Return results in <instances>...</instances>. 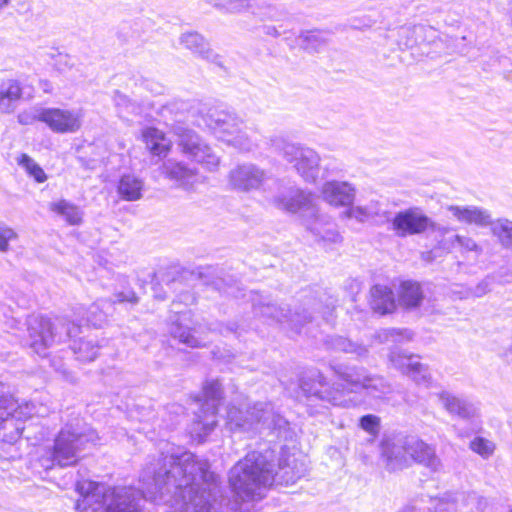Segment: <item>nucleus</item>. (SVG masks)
Returning <instances> with one entry per match:
<instances>
[{"label":"nucleus","mask_w":512,"mask_h":512,"mask_svg":"<svg viewBox=\"0 0 512 512\" xmlns=\"http://www.w3.org/2000/svg\"><path fill=\"white\" fill-rule=\"evenodd\" d=\"M144 181L133 173L121 176L117 185L119 196L126 201H137L142 197Z\"/></svg>","instance_id":"27"},{"label":"nucleus","mask_w":512,"mask_h":512,"mask_svg":"<svg viewBox=\"0 0 512 512\" xmlns=\"http://www.w3.org/2000/svg\"><path fill=\"white\" fill-rule=\"evenodd\" d=\"M413 44H414V42H413V41H410V40H407V41L404 43V45H405V46H407V47H408V46H412Z\"/></svg>","instance_id":"55"},{"label":"nucleus","mask_w":512,"mask_h":512,"mask_svg":"<svg viewBox=\"0 0 512 512\" xmlns=\"http://www.w3.org/2000/svg\"><path fill=\"white\" fill-rule=\"evenodd\" d=\"M188 319V313L180 314L177 322L173 323L170 328L171 335L175 339H178L179 342L192 348L205 345L202 339L195 336V334L198 333V329L196 327L190 328L185 324Z\"/></svg>","instance_id":"25"},{"label":"nucleus","mask_w":512,"mask_h":512,"mask_svg":"<svg viewBox=\"0 0 512 512\" xmlns=\"http://www.w3.org/2000/svg\"><path fill=\"white\" fill-rule=\"evenodd\" d=\"M17 237L15 231L7 226H0V251L4 252L9 247V242Z\"/></svg>","instance_id":"46"},{"label":"nucleus","mask_w":512,"mask_h":512,"mask_svg":"<svg viewBox=\"0 0 512 512\" xmlns=\"http://www.w3.org/2000/svg\"><path fill=\"white\" fill-rule=\"evenodd\" d=\"M142 139L147 149L155 156H166L172 146L171 141L165 134L153 127L143 129Z\"/></svg>","instance_id":"26"},{"label":"nucleus","mask_w":512,"mask_h":512,"mask_svg":"<svg viewBox=\"0 0 512 512\" xmlns=\"http://www.w3.org/2000/svg\"><path fill=\"white\" fill-rule=\"evenodd\" d=\"M422 31V27L414 26V27H402L400 29V33L402 35L416 34L417 32Z\"/></svg>","instance_id":"50"},{"label":"nucleus","mask_w":512,"mask_h":512,"mask_svg":"<svg viewBox=\"0 0 512 512\" xmlns=\"http://www.w3.org/2000/svg\"><path fill=\"white\" fill-rule=\"evenodd\" d=\"M443 225L434 223L419 207H411L395 214L392 229L396 235L406 237L421 234L431 229L435 240V228Z\"/></svg>","instance_id":"14"},{"label":"nucleus","mask_w":512,"mask_h":512,"mask_svg":"<svg viewBox=\"0 0 512 512\" xmlns=\"http://www.w3.org/2000/svg\"><path fill=\"white\" fill-rule=\"evenodd\" d=\"M269 145L293 165L298 175L306 182L314 183L320 173V155L312 148L290 142L283 135L269 139Z\"/></svg>","instance_id":"8"},{"label":"nucleus","mask_w":512,"mask_h":512,"mask_svg":"<svg viewBox=\"0 0 512 512\" xmlns=\"http://www.w3.org/2000/svg\"><path fill=\"white\" fill-rule=\"evenodd\" d=\"M314 194L296 187H290L274 198V204L279 209L292 214H298L307 230L325 242L337 243L341 235L333 229L325 228L328 218L320 215Z\"/></svg>","instance_id":"4"},{"label":"nucleus","mask_w":512,"mask_h":512,"mask_svg":"<svg viewBox=\"0 0 512 512\" xmlns=\"http://www.w3.org/2000/svg\"><path fill=\"white\" fill-rule=\"evenodd\" d=\"M383 455L391 470L402 469L408 466L410 461L421 464L433 472L439 471L442 467L435 447L415 436L399 439L392 444L386 442L383 446Z\"/></svg>","instance_id":"6"},{"label":"nucleus","mask_w":512,"mask_h":512,"mask_svg":"<svg viewBox=\"0 0 512 512\" xmlns=\"http://www.w3.org/2000/svg\"><path fill=\"white\" fill-rule=\"evenodd\" d=\"M22 96V88L19 81L6 79L0 84V113L10 114L14 112L18 101Z\"/></svg>","instance_id":"24"},{"label":"nucleus","mask_w":512,"mask_h":512,"mask_svg":"<svg viewBox=\"0 0 512 512\" xmlns=\"http://www.w3.org/2000/svg\"><path fill=\"white\" fill-rule=\"evenodd\" d=\"M162 171L167 178L186 189L192 187L199 180L196 169L189 168L184 163L173 159H168L163 163Z\"/></svg>","instance_id":"22"},{"label":"nucleus","mask_w":512,"mask_h":512,"mask_svg":"<svg viewBox=\"0 0 512 512\" xmlns=\"http://www.w3.org/2000/svg\"><path fill=\"white\" fill-rule=\"evenodd\" d=\"M266 33L269 35H273V36L278 35V32H277L276 28H274V27H267Z\"/></svg>","instance_id":"52"},{"label":"nucleus","mask_w":512,"mask_h":512,"mask_svg":"<svg viewBox=\"0 0 512 512\" xmlns=\"http://www.w3.org/2000/svg\"><path fill=\"white\" fill-rule=\"evenodd\" d=\"M335 373L343 382L337 386L327 388L325 377L318 373L314 384L301 383L302 390L308 396L340 407H357L364 403L362 393L374 399H381L392 392V386L383 377L370 375L363 368H349L339 366Z\"/></svg>","instance_id":"3"},{"label":"nucleus","mask_w":512,"mask_h":512,"mask_svg":"<svg viewBox=\"0 0 512 512\" xmlns=\"http://www.w3.org/2000/svg\"><path fill=\"white\" fill-rule=\"evenodd\" d=\"M446 210L452 218L462 224L479 227L491 224L490 213L478 206L449 205Z\"/></svg>","instance_id":"21"},{"label":"nucleus","mask_w":512,"mask_h":512,"mask_svg":"<svg viewBox=\"0 0 512 512\" xmlns=\"http://www.w3.org/2000/svg\"><path fill=\"white\" fill-rule=\"evenodd\" d=\"M177 145L181 152L192 161L201 164L209 171H216L220 165V157L194 131L177 126L174 129Z\"/></svg>","instance_id":"13"},{"label":"nucleus","mask_w":512,"mask_h":512,"mask_svg":"<svg viewBox=\"0 0 512 512\" xmlns=\"http://www.w3.org/2000/svg\"><path fill=\"white\" fill-rule=\"evenodd\" d=\"M428 509H434V512H456L457 507L454 501L448 499H431V506Z\"/></svg>","instance_id":"44"},{"label":"nucleus","mask_w":512,"mask_h":512,"mask_svg":"<svg viewBox=\"0 0 512 512\" xmlns=\"http://www.w3.org/2000/svg\"><path fill=\"white\" fill-rule=\"evenodd\" d=\"M214 7L229 13L250 11L260 20L272 18L273 9L270 6L259 5L256 0H208Z\"/></svg>","instance_id":"20"},{"label":"nucleus","mask_w":512,"mask_h":512,"mask_svg":"<svg viewBox=\"0 0 512 512\" xmlns=\"http://www.w3.org/2000/svg\"><path fill=\"white\" fill-rule=\"evenodd\" d=\"M17 163L36 182L43 183L47 180L44 170L27 154H21L17 159Z\"/></svg>","instance_id":"36"},{"label":"nucleus","mask_w":512,"mask_h":512,"mask_svg":"<svg viewBox=\"0 0 512 512\" xmlns=\"http://www.w3.org/2000/svg\"><path fill=\"white\" fill-rule=\"evenodd\" d=\"M140 482L143 490L112 487L83 480L77 483L82 499L79 512H140V503L149 499L170 506L169 512H217L220 486L209 464L188 451L169 447L156 464L150 463Z\"/></svg>","instance_id":"1"},{"label":"nucleus","mask_w":512,"mask_h":512,"mask_svg":"<svg viewBox=\"0 0 512 512\" xmlns=\"http://www.w3.org/2000/svg\"><path fill=\"white\" fill-rule=\"evenodd\" d=\"M434 250L423 253V259L432 261L439 251L444 253L457 252L465 261L473 263L481 256L482 247L471 237L460 235L451 227L442 226L435 228Z\"/></svg>","instance_id":"11"},{"label":"nucleus","mask_w":512,"mask_h":512,"mask_svg":"<svg viewBox=\"0 0 512 512\" xmlns=\"http://www.w3.org/2000/svg\"><path fill=\"white\" fill-rule=\"evenodd\" d=\"M392 365L409 376L418 385L429 387L431 375L428 368L419 362L418 357L400 351H392L389 356Z\"/></svg>","instance_id":"17"},{"label":"nucleus","mask_w":512,"mask_h":512,"mask_svg":"<svg viewBox=\"0 0 512 512\" xmlns=\"http://www.w3.org/2000/svg\"><path fill=\"white\" fill-rule=\"evenodd\" d=\"M49 207L52 212L63 217L70 225H78L82 221L83 213L80 208L67 200L61 199L52 202Z\"/></svg>","instance_id":"30"},{"label":"nucleus","mask_w":512,"mask_h":512,"mask_svg":"<svg viewBox=\"0 0 512 512\" xmlns=\"http://www.w3.org/2000/svg\"><path fill=\"white\" fill-rule=\"evenodd\" d=\"M36 414L31 402H19L12 395H0V437L4 442L15 443L22 435L24 423Z\"/></svg>","instance_id":"10"},{"label":"nucleus","mask_w":512,"mask_h":512,"mask_svg":"<svg viewBox=\"0 0 512 512\" xmlns=\"http://www.w3.org/2000/svg\"><path fill=\"white\" fill-rule=\"evenodd\" d=\"M114 101L116 106L121 108H130L134 110V105L130 103V100L123 94L116 93Z\"/></svg>","instance_id":"49"},{"label":"nucleus","mask_w":512,"mask_h":512,"mask_svg":"<svg viewBox=\"0 0 512 512\" xmlns=\"http://www.w3.org/2000/svg\"><path fill=\"white\" fill-rule=\"evenodd\" d=\"M82 108L63 109L45 107L44 124L54 133L73 134L78 132L84 120Z\"/></svg>","instance_id":"16"},{"label":"nucleus","mask_w":512,"mask_h":512,"mask_svg":"<svg viewBox=\"0 0 512 512\" xmlns=\"http://www.w3.org/2000/svg\"><path fill=\"white\" fill-rule=\"evenodd\" d=\"M45 107H32L18 114V122L22 125H32L36 121L44 123Z\"/></svg>","instance_id":"40"},{"label":"nucleus","mask_w":512,"mask_h":512,"mask_svg":"<svg viewBox=\"0 0 512 512\" xmlns=\"http://www.w3.org/2000/svg\"><path fill=\"white\" fill-rule=\"evenodd\" d=\"M115 298H116L115 302H118V303H123V302L137 303V301H138V298L133 291L117 293L115 295Z\"/></svg>","instance_id":"48"},{"label":"nucleus","mask_w":512,"mask_h":512,"mask_svg":"<svg viewBox=\"0 0 512 512\" xmlns=\"http://www.w3.org/2000/svg\"><path fill=\"white\" fill-rule=\"evenodd\" d=\"M255 310H259L262 315L275 318L279 322H283L285 319H287L294 324H298L301 322L302 318L299 313L288 315V313H290L289 311H286L284 308L276 307L273 304H267L262 307H255Z\"/></svg>","instance_id":"34"},{"label":"nucleus","mask_w":512,"mask_h":512,"mask_svg":"<svg viewBox=\"0 0 512 512\" xmlns=\"http://www.w3.org/2000/svg\"><path fill=\"white\" fill-rule=\"evenodd\" d=\"M220 398V383L217 380L207 381L203 386V403L195 413L196 419L190 427L191 437L198 442L203 441L214 429L217 423L216 412Z\"/></svg>","instance_id":"12"},{"label":"nucleus","mask_w":512,"mask_h":512,"mask_svg":"<svg viewBox=\"0 0 512 512\" xmlns=\"http://www.w3.org/2000/svg\"><path fill=\"white\" fill-rule=\"evenodd\" d=\"M331 347L334 350L343 351L346 353H353L362 356L367 353L366 347L351 342L350 340L337 336L331 339Z\"/></svg>","instance_id":"38"},{"label":"nucleus","mask_w":512,"mask_h":512,"mask_svg":"<svg viewBox=\"0 0 512 512\" xmlns=\"http://www.w3.org/2000/svg\"><path fill=\"white\" fill-rule=\"evenodd\" d=\"M27 337L25 345L41 357L48 355V349L71 337L72 330L62 320L52 321L39 315L27 319Z\"/></svg>","instance_id":"9"},{"label":"nucleus","mask_w":512,"mask_h":512,"mask_svg":"<svg viewBox=\"0 0 512 512\" xmlns=\"http://www.w3.org/2000/svg\"><path fill=\"white\" fill-rule=\"evenodd\" d=\"M265 173L254 164H243L233 168L228 176L229 184L237 190L250 191L260 187Z\"/></svg>","instance_id":"19"},{"label":"nucleus","mask_w":512,"mask_h":512,"mask_svg":"<svg viewBox=\"0 0 512 512\" xmlns=\"http://www.w3.org/2000/svg\"><path fill=\"white\" fill-rule=\"evenodd\" d=\"M320 195L331 206L349 208L355 200L356 189L347 181L330 180L323 183Z\"/></svg>","instance_id":"18"},{"label":"nucleus","mask_w":512,"mask_h":512,"mask_svg":"<svg viewBox=\"0 0 512 512\" xmlns=\"http://www.w3.org/2000/svg\"><path fill=\"white\" fill-rule=\"evenodd\" d=\"M370 294V306L375 312L387 314L394 311L395 299L390 288L384 285H374Z\"/></svg>","instance_id":"28"},{"label":"nucleus","mask_w":512,"mask_h":512,"mask_svg":"<svg viewBox=\"0 0 512 512\" xmlns=\"http://www.w3.org/2000/svg\"><path fill=\"white\" fill-rule=\"evenodd\" d=\"M97 435L94 430L87 427L81 420L66 424L55 439L54 446L47 457L40 459L44 469H51L55 465L66 467L75 464L79 452L85 443L95 442Z\"/></svg>","instance_id":"5"},{"label":"nucleus","mask_w":512,"mask_h":512,"mask_svg":"<svg viewBox=\"0 0 512 512\" xmlns=\"http://www.w3.org/2000/svg\"><path fill=\"white\" fill-rule=\"evenodd\" d=\"M254 423H262L267 427L277 424L274 420L273 407L270 403H257L243 414L240 408L230 407L227 411V424L231 430H249Z\"/></svg>","instance_id":"15"},{"label":"nucleus","mask_w":512,"mask_h":512,"mask_svg":"<svg viewBox=\"0 0 512 512\" xmlns=\"http://www.w3.org/2000/svg\"><path fill=\"white\" fill-rule=\"evenodd\" d=\"M13 0H0V14L11 4Z\"/></svg>","instance_id":"51"},{"label":"nucleus","mask_w":512,"mask_h":512,"mask_svg":"<svg viewBox=\"0 0 512 512\" xmlns=\"http://www.w3.org/2000/svg\"><path fill=\"white\" fill-rule=\"evenodd\" d=\"M197 125L206 127L219 141L240 151L250 152L256 148V143L248 135L242 120L228 111L214 108L205 113L201 111Z\"/></svg>","instance_id":"7"},{"label":"nucleus","mask_w":512,"mask_h":512,"mask_svg":"<svg viewBox=\"0 0 512 512\" xmlns=\"http://www.w3.org/2000/svg\"><path fill=\"white\" fill-rule=\"evenodd\" d=\"M307 467L303 460L283 449L277 465L273 462L272 453L253 451L239 460L229 472V484L239 503L240 511H248L243 504L260 500L273 484L291 485L306 473Z\"/></svg>","instance_id":"2"},{"label":"nucleus","mask_w":512,"mask_h":512,"mask_svg":"<svg viewBox=\"0 0 512 512\" xmlns=\"http://www.w3.org/2000/svg\"><path fill=\"white\" fill-rule=\"evenodd\" d=\"M503 72H504V74H505V77H506L508 80L512 81V69H504V71H503Z\"/></svg>","instance_id":"53"},{"label":"nucleus","mask_w":512,"mask_h":512,"mask_svg":"<svg viewBox=\"0 0 512 512\" xmlns=\"http://www.w3.org/2000/svg\"><path fill=\"white\" fill-rule=\"evenodd\" d=\"M423 299V291L420 284L413 281H404L399 289V302L407 308H414L420 305Z\"/></svg>","instance_id":"31"},{"label":"nucleus","mask_w":512,"mask_h":512,"mask_svg":"<svg viewBox=\"0 0 512 512\" xmlns=\"http://www.w3.org/2000/svg\"><path fill=\"white\" fill-rule=\"evenodd\" d=\"M360 427L374 435L379 429V418L375 415H365L360 419Z\"/></svg>","instance_id":"45"},{"label":"nucleus","mask_w":512,"mask_h":512,"mask_svg":"<svg viewBox=\"0 0 512 512\" xmlns=\"http://www.w3.org/2000/svg\"><path fill=\"white\" fill-rule=\"evenodd\" d=\"M439 400L442 406L451 415H456L463 419L474 417L477 413L476 406L467 399L458 397L451 392L443 391L439 394Z\"/></svg>","instance_id":"23"},{"label":"nucleus","mask_w":512,"mask_h":512,"mask_svg":"<svg viewBox=\"0 0 512 512\" xmlns=\"http://www.w3.org/2000/svg\"><path fill=\"white\" fill-rule=\"evenodd\" d=\"M492 280L491 278L483 279L474 289H463L454 290L453 294L459 299H466L469 297H482L491 289Z\"/></svg>","instance_id":"39"},{"label":"nucleus","mask_w":512,"mask_h":512,"mask_svg":"<svg viewBox=\"0 0 512 512\" xmlns=\"http://www.w3.org/2000/svg\"><path fill=\"white\" fill-rule=\"evenodd\" d=\"M179 42L184 48L192 51L193 53L199 54L203 57H208V43L199 33H183L179 38Z\"/></svg>","instance_id":"32"},{"label":"nucleus","mask_w":512,"mask_h":512,"mask_svg":"<svg viewBox=\"0 0 512 512\" xmlns=\"http://www.w3.org/2000/svg\"><path fill=\"white\" fill-rule=\"evenodd\" d=\"M111 308V303L107 300H100L91 305L87 315V322L98 327L106 321V316Z\"/></svg>","instance_id":"35"},{"label":"nucleus","mask_w":512,"mask_h":512,"mask_svg":"<svg viewBox=\"0 0 512 512\" xmlns=\"http://www.w3.org/2000/svg\"><path fill=\"white\" fill-rule=\"evenodd\" d=\"M305 49L316 50L324 42V34L320 31H308L301 36Z\"/></svg>","instance_id":"43"},{"label":"nucleus","mask_w":512,"mask_h":512,"mask_svg":"<svg viewBox=\"0 0 512 512\" xmlns=\"http://www.w3.org/2000/svg\"><path fill=\"white\" fill-rule=\"evenodd\" d=\"M74 62V59L70 55L58 53L55 60V66L58 71L66 72L74 66Z\"/></svg>","instance_id":"47"},{"label":"nucleus","mask_w":512,"mask_h":512,"mask_svg":"<svg viewBox=\"0 0 512 512\" xmlns=\"http://www.w3.org/2000/svg\"><path fill=\"white\" fill-rule=\"evenodd\" d=\"M52 366L55 368L56 371H66V369L64 368V365H59L57 366L54 362H52Z\"/></svg>","instance_id":"54"},{"label":"nucleus","mask_w":512,"mask_h":512,"mask_svg":"<svg viewBox=\"0 0 512 512\" xmlns=\"http://www.w3.org/2000/svg\"><path fill=\"white\" fill-rule=\"evenodd\" d=\"M381 204L378 200H371L365 205H351L342 214L343 218L355 219L358 222H365L380 214Z\"/></svg>","instance_id":"29"},{"label":"nucleus","mask_w":512,"mask_h":512,"mask_svg":"<svg viewBox=\"0 0 512 512\" xmlns=\"http://www.w3.org/2000/svg\"><path fill=\"white\" fill-rule=\"evenodd\" d=\"M76 358L82 362L93 361L97 355L99 347L94 343L93 340H74L71 346Z\"/></svg>","instance_id":"33"},{"label":"nucleus","mask_w":512,"mask_h":512,"mask_svg":"<svg viewBox=\"0 0 512 512\" xmlns=\"http://www.w3.org/2000/svg\"><path fill=\"white\" fill-rule=\"evenodd\" d=\"M492 232L505 248L512 249V221L502 219L492 223Z\"/></svg>","instance_id":"37"},{"label":"nucleus","mask_w":512,"mask_h":512,"mask_svg":"<svg viewBox=\"0 0 512 512\" xmlns=\"http://www.w3.org/2000/svg\"><path fill=\"white\" fill-rule=\"evenodd\" d=\"M470 448L483 458H488L494 452L495 445L485 438L477 437L471 441Z\"/></svg>","instance_id":"42"},{"label":"nucleus","mask_w":512,"mask_h":512,"mask_svg":"<svg viewBox=\"0 0 512 512\" xmlns=\"http://www.w3.org/2000/svg\"><path fill=\"white\" fill-rule=\"evenodd\" d=\"M381 342H397L402 340H410L412 333L408 330L386 329L378 334Z\"/></svg>","instance_id":"41"}]
</instances>
